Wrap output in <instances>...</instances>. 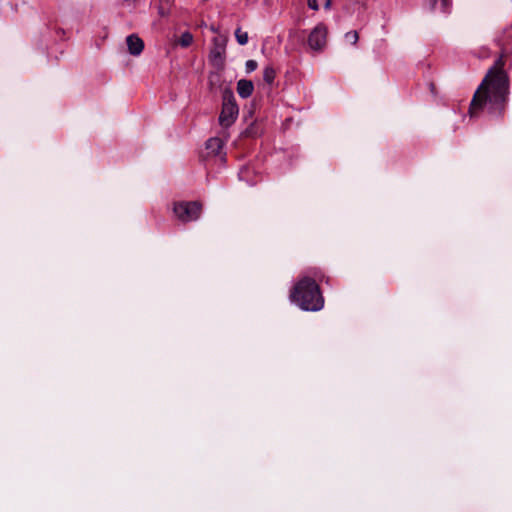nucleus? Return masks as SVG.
<instances>
[{"label": "nucleus", "mask_w": 512, "mask_h": 512, "mask_svg": "<svg viewBox=\"0 0 512 512\" xmlns=\"http://www.w3.org/2000/svg\"><path fill=\"white\" fill-rule=\"evenodd\" d=\"M497 45L501 49V54L489 68L473 95L469 107L471 117H476L484 110L498 119H502L505 115L510 95V79L504 66L509 50L505 47L502 38L497 39Z\"/></svg>", "instance_id": "obj_1"}, {"label": "nucleus", "mask_w": 512, "mask_h": 512, "mask_svg": "<svg viewBox=\"0 0 512 512\" xmlns=\"http://www.w3.org/2000/svg\"><path fill=\"white\" fill-rule=\"evenodd\" d=\"M290 298L302 310L319 311L324 306L319 285L310 277L301 278L293 287Z\"/></svg>", "instance_id": "obj_2"}, {"label": "nucleus", "mask_w": 512, "mask_h": 512, "mask_svg": "<svg viewBox=\"0 0 512 512\" xmlns=\"http://www.w3.org/2000/svg\"><path fill=\"white\" fill-rule=\"evenodd\" d=\"M239 108L236 103L234 94L231 90L226 89L223 92L222 110L219 116V123L223 127L231 126L237 119Z\"/></svg>", "instance_id": "obj_3"}, {"label": "nucleus", "mask_w": 512, "mask_h": 512, "mask_svg": "<svg viewBox=\"0 0 512 512\" xmlns=\"http://www.w3.org/2000/svg\"><path fill=\"white\" fill-rule=\"evenodd\" d=\"M201 211L202 204L198 201L179 202L174 205V213L182 222L197 220Z\"/></svg>", "instance_id": "obj_4"}, {"label": "nucleus", "mask_w": 512, "mask_h": 512, "mask_svg": "<svg viewBox=\"0 0 512 512\" xmlns=\"http://www.w3.org/2000/svg\"><path fill=\"white\" fill-rule=\"evenodd\" d=\"M212 42L213 46L209 54L210 62L217 69H223L225 65L227 38L225 36H217L213 38Z\"/></svg>", "instance_id": "obj_5"}, {"label": "nucleus", "mask_w": 512, "mask_h": 512, "mask_svg": "<svg viewBox=\"0 0 512 512\" xmlns=\"http://www.w3.org/2000/svg\"><path fill=\"white\" fill-rule=\"evenodd\" d=\"M327 27L324 23L317 24L310 32L307 43L314 51H322L326 45Z\"/></svg>", "instance_id": "obj_6"}, {"label": "nucleus", "mask_w": 512, "mask_h": 512, "mask_svg": "<svg viewBox=\"0 0 512 512\" xmlns=\"http://www.w3.org/2000/svg\"><path fill=\"white\" fill-rule=\"evenodd\" d=\"M128 51L133 56L140 55L144 50V41L136 34H131L126 38Z\"/></svg>", "instance_id": "obj_7"}, {"label": "nucleus", "mask_w": 512, "mask_h": 512, "mask_svg": "<svg viewBox=\"0 0 512 512\" xmlns=\"http://www.w3.org/2000/svg\"><path fill=\"white\" fill-rule=\"evenodd\" d=\"M223 141L218 137L210 138L206 141L205 149L207 151L208 156H218L221 155L223 149Z\"/></svg>", "instance_id": "obj_8"}, {"label": "nucleus", "mask_w": 512, "mask_h": 512, "mask_svg": "<svg viewBox=\"0 0 512 512\" xmlns=\"http://www.w3.org/2000/svg\"><path fill=\"white\" fill-rule=\"evenodd\" d=\"M237 93L241 98H248L254 91V84L251 80L240 79L237 82Z\"/></svg>", "instance_id": "obj_9"}, {"label": "nucleus", "mask_w": 512, "mask_h": 512, "mask_svg": "<svg viewBox=\"0 0 512 512\" xmlns=\"http://www.w3.org/2000/svg\"><path fill=\"white\" fill-rule=\"evenodd\" d=\"M431 11H435L439 0H426ZM452 5V0H440V9L443 13H448Z\"/></svg>", "instance_id": "obj_10"}, {"label": "nucleus", "mask_w": 512, "mask_h": 512, "mask_svg": "<svg viewBox=\"0 0 512 512\" xmlns=\"http://www.w3.org/2000/svg\"><path fill=\"white\" fill-rule=\"evenodd\" d=\"M174 0H158L157 10L161 17H167L172 9Z\"/></svg>", "instance_id": "obj_11"}, {"label": "nucleus", "mask_w": 512, "mask_h": 512, "mask_svg": "<svg viewBox=\"0 0 512 512\" xmlns=\"http://www.w3.org/2000/svg\"><path fill=\"white\" fill-rule=\"evenodd\" d=\"M276 76V71L272 66H267L263 71V79L264 81L271 85L274 82Z\"/></svg>", "instance_id": "obj_12"}, {"label": "nucleus", "mask_w": 512, "mask_h": 512, "mask_svg": "<svg viewBox=\"0 0 512 512\" xmlns=\"http://www.w3.org/2000/svg\"><path fill=\"white\" fill-rule=\"evenodd\" d=\"M193 42V36L190 32H184L181 34L178 44L182 47L186 48L189 47Z\"/></svg>", "instance_id": "obj_13"}, {"label": "nucleus", "mask_w": 512, "mask_h": 512, "mask_svg": "<svg viewBox=\"0 0 512 512\" xmlns=\"http://www.w3.org/2000/svg\"><path fill=\"white\" fill-rule=\"evenodd\" d=\"M235 38L240 45H246L248 43V33L237 28L235 31Z\"/></svg>", "instance_id": "obj_14"}, {"label": "nucleus", "mask_w": 512, "mask_h": 512, "mask_svg": "<svg viewBox=\"0 0 512 512\" xmlns=\"http://www.w3.org/2000/svg\"><path fill=\"white\" fill-rule=\"evenodd\" d=\"M345 39L347 42H350L351 44L355 45L359 40V34L355 30L349 31L345 34Z\"/></svg>", "instance_id": "obj_15"}, {"label": "nucleus", "mask_w": 512, "mask_h": 512, "mask_svg": "<svg viewBox=\"0 0 512 512\" xmlns=\"http://www.w3.org/2000/svg\"><path fill=\"white\" fill-rule=\"evenodd\" d=\"M258 67V63L255 60H247L245 64L246 72L251 73Z\"/></svg>", "instance_id": "obj_16"}, {"label": "nucleus", "mask_w": 512, "mask_h": 512, "mask_svg": "<svg viewBox=\"0 0 512 512\" xmlns=\"http://www.w3.org/2000/svg\"><path fill=\"white\" fill-rule=\"evenodd\" d=\"M318 1L319 0H308L307 1V4H308V7L312 10H319V4H318Z\"/></svg>", "instance_id": "obj_17"}, {"label": "nucleus", "mask_w": 512, "mask_h": 512, "mask_svg": "<svg viewBox=\"0 0 512 512\" xmlns=\"http://www.w3.org/2000/svg\"><path fill=\"white\" fill-rule=\"evenodd\" d=\"M246 134L252 137L256 135V132L254 131V125H251L246 129Z\"/></svg>", "instance_id": "obj_18"}, {"label": "nucleus", "mask_w": 512, "mask_h": 512, "mask_svg": "<svg viewBox=\"0 0 512 512\" xmlns=\"http://www.w3.org/2000/svg\"><path fill=\"white\" fill-rule=\"evenodd\" d=\"M330 7H331V0H325L324 8L325 9H330Z\"/></svg>", "instance_id": "obj_19"}, {"label": "nucleus", "mask_w": 512, "mask_h": 512, "mask_svg": "<svg viewBox=\"0 0 512 512\" xmlns=\"http://www.w3.org/2000/svg\"><path fill=\"white\" fill-rule=\"evenodd\" d=\"M138 0H124L128 5H134Z\"/></svg>", "instance_id": "obj_20"}]
</instances>
